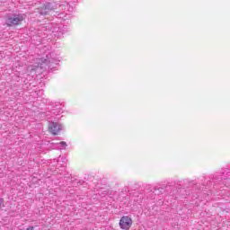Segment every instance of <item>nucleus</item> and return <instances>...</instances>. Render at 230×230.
<instances>
[{
  "mask_svg": "<svg viewBox=\"0 0 230 230\" xmlns=\"http://www.w3.org/2000/svg\"><path fill=\"white\" fill-rule=\"evenodd\" d=\"M59 145H61V146H63L64 148H66L67 146V144L66 142H64V141H61L59 143Z\"/></svg>",
  "mask_w": 230,
  "mask_h": 230,
  "instance_id": "nucleus-4",
  "label": "nucleus"
},
{
  "mask_svg": "<svg viewBox=\"0 0 230 230\" xmlns=\"http://www.w3.org/2000/svg\"><path fill=\"white\" fill-rule=\"evenodd\" d=\"M132 224L133 221L131 217H129L128 216H123L119 220V226L120 229L129 230L130 227H132Z\"/></svg>",
  "mask_w": 230,
  "mask_h": 230,
  "instance_id": "nucleus-1",
  "label": "nucleus"
},
{
  "mask_svg": "<svg viewBox=\"0 0 230 230\" xmlns=\"http://www.w3.org/2000/svg\"><path fill=\"white\" fill-rule=\"evenodd\" d=\"M24 21V17L22 15H18L15 17L8 18V24L9 26H17L21 24Z\"/></svg>",
  "mask_w": 230,
  "mask_h": 230,
  "instance_id": "nucleus-3",
  "label": "nucleus"
},
{
  "mask_svg": "<svg viewBox=\"0 0 230 230\" xmlns=\"http://www.w3.org/2000/svg\"><path fill=\"white\" fill-rule=\"evenodd\" d=\"M60 130H62V127L60 124L57 122H50L49 125V132L52 134V136H58L60 134Z\"/></svg>",
  "mask_w": 230,
  "mask_h": 230,
  "instance_id": "nucleus-2",
  "label": "nucleus"
}]
</instances>
